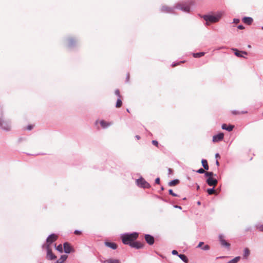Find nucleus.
<instances>
[{"label":"nucleus","instance_id":"nucleus-1","mask_svg":"<svg viewBox=\"0 0 263 263\" xmlns=\"http://www.w3.org/2000/svg\"><path fill=\"white\" fill-rule=\"evenodd\" d=\"M138 237V234L136 232L130 234H125L122 236V240L123 243L130 246V244L132 243Z\"/></svg>","mask_w":263,"mask_h":263},{"label":"nucleus","instance_id":"nucleus-2","mask_svg":"<svg viewBox=\"0 0 263 263\" xmlns=\"http://www.w3.org/2000/svg\"><path fill=\"white\" fill-rule=\"evenodd\" d=\"M220 15H217L216 16L214 15H204L203 16V18L206 22V24H208V22H210L211 23H216L218 22L220 18Z\"/></svg>","mask_w":263,"mask_h":263},{"label":"nucleus","instance_id":"nucleus-3","mask_svg":"<svg viewBox=\"0 0 263 263\" xmlns=\"http://www.w3.org/2000/svg\"><path fill=\"white\" fill-rule=\"evenodd\" d=\"M0 126L6 130H9L11 128L9 122L3 118H0Z\"/></svg>","mask_w":263,"mask_h":263},{"label":"nucleus","instance_id":"nucleus-4","mask_svg":"<svg viewBox=\"0 0 263 263\" xmlns=\"http://www.w3.org/2000/svg\"><path fill=\"white\" fill-rule=\"evenodd\" d=\"M46 248L47 251V258L49 260H53L57 258V256L52 253L49 245H47Z\"/></svg>","mask_w":263,"mask_h":263},{"label":"nucleus","instance_id":"nucleus-5","mask_svg":"<svg viewBox=\"0 0 263 263\" xmlns=\"http://www.w3.org/2000/svg\"><path fill=\"white\" fill-rule=\"evenodd\" d=\"M137 183L139 186L143 188L150 187L149 184L143 178H140L137 180Z\"/></svg>","mask_w":263,"mask_h":263},{"label":"nucleus","instance_id":"nucleus-6","mask_svg":"<svg viewBox=\"0 0 263 263\" xmlns=\"http://www.w3.org/2000/svg\"><path fill=\"white\" fill-rule=\"evenodd\" d=\"M64 251L66 253H70V252H74V249L70 245V244L67 242H65L63 244Z\"/></svg>","mask_w":263,"mask_h":263},{"label":"nucleus","instance_id":"nucleus-7","mask_svg":"<svg viewBox=\"0 0 263 263\" xmlns=\"http://www.w3.org/2000/svg\"><path fill=\"white\" fill-rule=\"evenodd\" d=\"M206 182L209 185L212 186L213 187L216 186L218 183V181L217 179L214 178L213 177L208 178Z\"/></svg>","mask_w":263,"mask_h":263},{"label":"nucleus","instance_id":"nucleus-8","mask_svg":"<svg viewBox=\"0 0 263 263\" xmlns=\"http://www.w3.org/2000/svg\"><path fill=\"white\" fill-rule=\"evenodd\" d=\"M224 137V135L223 133H219L216 135H214L213 137V142H218L223 140Z\"/></svg>","mask_w":263,"mask_h":263},{"label":"nucleus","instance_id":"nucleus-9","mask_svg":"<svg viewBox=\"0 0 263 263\" xmlns=\"http://www.w3.org/2000/svg\"><path fill=\"white\" fill-rule=\"evenodd\" d=\"M58 238V236L57 235L55 234H52L50 235L47 239V242L49 243L48 245H50L51 243L53 242L56 241Z\"/></svg>","mask_w":263,"mask_h":263},{"label":"nucleus","instance_id":"nucleus-10","mask_svg":"<svg viewBox=\"0 0 263 263\" xmlns=\"http://www.w3.org/2000/svg\"><path fill=\"white\" fill-rule=\"evenodd\" d=\"M232 50L234 52V54L237 57H243V54L247 55L248 53L246 51H239L237 49L233 48Z\"/></svg>","mask_w":263,"mask_h":263},{"label":"nucleus","instance_id":"nucleus-11","mask_svg":"<svg viewBox=\"0 0 263 263\" xmlns=\"http://www.w3.org/2000/svg\"><path fill=\"white\" fill-rule=\"evenodd\" d=\"M145 239L146 241V242L149 244V245H152L154 243V238L153 236L148 235L146 234L144 236Z\"/></svg>","mask_w":263,"mask_h":263},{"label":"nucleus","instance_id":"nucleus-12","mask_svg":"<svg viewBox=\"0 0 263 263\" xmlns=\"http://www.w3.org/2000/svg\"><path fill=\"white\" fill-rule=\"evenodd\" d=\"M219 240L220 241V243L222 246H224L227 248H229L230 247V243L227 242V241L224 239V237L222 235L219 236Z\"/></svg>","mask_w":263,"mask_h":263},{"label":"nucleus","instance_id":"nucleus-13","mask_svg":"<svg viewBox=\"0 0 263 263\" xmlns=\"http://www.w3.org/2000/svg\"><path fill=\"white\" fill-rule=\"evenodd\" d=\"M143 246H144L143 244H142V243H141L140 242H138V241H136V242L133 241V243L130 244V246L132 247L135 248L137 249L142 248H143Z\"/></svg>","mask_w":263,"mask_h":263},{"label":"nucleus","instance_id":"nucleus-14","mask_svg":"<svg viewBox=\"0 0 263 263\" xmlns=\"http://www.w3.org/2000/svg\"><path fill=\"white\" fill-rule=\"evenodd\" d=\"M105 245L106 247L111 248L112 249H116L117 248V245L114 242L106 241Z\"/></svg>","mask_w":263,"mask_h":263},{"label":"nucleus","instance_id":"nucleus-15","mask_svg":"<svg viewBox=\"0 0 263 263\" xmlns=\"http://www.w3.org/2000/svg\"><path fill=\"white\" fill-rule=\"evenodd\" d=\"M223 129H226L229 132L232 131L234 127V125H230L228 126L226 124H223L221 126Z\"/></svg>","mask_w":263,"mask_h":263},{"label":"nucleus","instance_id":"nucleus-16","mask_svg":"<svg viewBox=\"0 0 263 263\" xmlns=\"http://www.w3.org/2000/svg\"><path fill=\"white\" fill-rule=\"evenodd\" d=\"M242 21L244 23L247 25H250L253 22V19L250 17H245Z\"/></svg>","mask_w":263,"mask_h":263},{"label":"nucleus","instance_id":"nucleus-17","mask_svg":"<svg viewBox=\"0 0 263 263\" xmlns=\"http://www.w3.org/2000/svg\"><path fill=\"white\" fill-rule=\"evenodd\" d=\"M68 257L67 255H62L55 263H64Z\"/></svg>","mask_w":263,"mask_h":263},{"label":"nucleus","instance_id":"nucleus-18","mask_svg":"<svg viewBox=\"0 0 263 263\" xmlns=\"http://www.w3.org/2000/svg\"><path fill=\"white\" fill-rule=\"evenodd\" d=\"M76 40L73 38H69L67 41V46L69 47L72 46L76 43Z\"/></svg>","mask_w":263,"mask_h":263},{"label":"nucleus","instance_id":"nucleus-19","mask_svg":"<svg viewBox=\"0 0 263 263\" xmlns=\"http://www.w3.org/2000/svg\"><path fill=\"white\" fill-rule=\"evenodd\" d=\"M100 124L102 128H106L108 126H110L111 124V122H107L104 120H102L100 121Z\"/></svg>","mask_w":263,"mask_h":263},{"label":"nucleus","instance_id":"nucleus-20","mask_svg":"<svg viewBox=\"0 0 263 263\" xmlns=\"http://www.w3.org/2000/svg\"><path fill=\"white\" fill-rule=\"evenodd\" d=\"M104 263H120V261L119 259L110 258L105 260Z\"/></svg>","mask_w":263,"mask_h":263},{"label":"nucleus","instance_id":"nucleus-21","mask_svg":"<svg viewBox=\"0 0 263 263\" xmlns=\"http://www.w3.org/2000/svg\"><path fill=\"white\" fill-rule=\"evenodd\" d=\"M201 163H202V165L204 169L205 170H209V165H208L207 160L205 159H202L201 161Z\"/></svg>","mask_w":263,"mask_h":263},{"label":"nucleus","instance_id":"nucleus-22","mask_svg":"<svg viewBox=\"0 0 263 263\" xmlns=\"http://www.w3.org/2000/svg\"><path fill=\"white\" fill-rule=\"evenodd\" d=\"M178 256L184 262H185V263H187L188 262V259H187V257L185 255H184V254H179V255H178Z\"/></svg>","mask_w":263,"mask_h":263},{"label":"nucleus","instance_id":"nucleus-23","mask_svg":"<svg viewBox=\"0 0 263 263\" xmlns=\"http://www.w3.org/2000/svg\"><path fill=\"white\" fill-rule=\"evenodd\" d=\"M250 253V250L248 248H245L244 250V253H243V257L245 258H247L249 256Z\"/></svg>","mask_w":263,"mask_h":263},{"label":"nucleus","instance_id":"nucleus-24","mask_svg":"<svg viewBox=\"0 0 263 263\" xmlns=\"http://www.w3.org/2000/svg\"><path fill=\"white\" fill-rule=\"evenodd\" d=\"M179 183V180L178 179H175L169 182L168 185L171 186H175L177 184H178Z\"/></svg>","mask_w":263,"mask_h":263},{"label":"nucleus","instance_id":"nucleus-25","mask_svg":"<svg viewBox=\"0 0 263 263\" xmlns=\"http://www.w3.org/2000/svg\"><path fill=\"white\" fill-rule=\"evenodd\" d=\"M247 111H237V110H233L232 111V114L234 115H240V114H247Z\"/></svg>","mask_w":263,"mask_h":263},{"label":"nucleus","instance_id":"nucleus-26","mask_svg":"<svg viewBox=\"0 0 263 263\" xmlns=\"http://www.w3.org/2000/svg\"><path fill=\"white\" fill-rule=\"evenodd\" d=\"M122 105V101L121 100V98H118L116 104V107L117 108H120Z\"/></svg>","mask_w":263,"mask_h":263},{"label":"nucleus","instance_id":"nucleus-27","mask_svg":"<svg viewBox=\"0 0 263 263\" xmlns=\"http://www.w3.org/2000/svg\"><path fill=\"white\" fill-rule=\"evenodd\" d=\"M204 54L205 53L203 52L196 53L193 54V57L196 58H200L201 57L203 56Z\"/></svg>","mask_w":263,"mask_h":263},{"label":"nucleus","instance_id":"nucleus-28","mask_svg":"<svg viewBox=\"0 0 263 263\" xmlns=\"http://www.w3.org/2000/svg\"><path fill=\"white\" fill-rule=\"evenodd\" d=\"M240 257L239 256L236 257L234 259L230 260L228 263H237L239 261Z\"/></svg>","mask_w":263,"mask_h":263},{"label":"nucleus","instance_id":"nucleus-29","mask_svg":"<svg viewBox=\"0 0 263 263\" xmlns=\"http://www.w3.org/2000/svg\"><path fill=\"white\" fill-rule=\"evenodd\" d=\"M205 176L208 178L213 177L214 173L212 172H205Z\"/></svg>","mask_w":263,"mask_h":263},{"label":"nucleus","instance_id":"nucleus-30","mask_svg":"<svg viewBox=\"0 0 263 263\" xmlns=\"http://www.w3.org/2000/svg\"><path fill=\"white\" fill-rule=\"evenodd\" d=\"M207 192L209 195H212L215 194L216 191L214 189H209L207 190Z\"/></svg>","mask_w":263,"mask_h":263},{"label":"nucleus","instance_id":"nucleus-31","mask_svg":"<svg viewBox=\"0 0 263 263\" xmlns=\"http://www.w3.org/2000/svg\"><path fill=\"white\" fill-rule=\"evenodd\" d=\"M56 249L61 253L63 252V247L61 244L56 247Z\"/></svg>","mask_w":263,"mask_h":263},{"label":"nucleus","instance_id":"nucleus-32","mask_svg":"<svg viewBox=\"0 0 263 263\" xmlns=\"http://www.w3.org/2000/svg\"><path fill=\"white\" fill-rule=\"evenodd\" d=\"M116 95H117L119 98H121L122 96L120 94V90L119 89H116L115 92Z\"/></svg>","mask_w":263,"mask_h":263},{"label":"nucleus","instance_id":"nucleus-33","mask_svg":"<svg viewBox=\"0 0 263 263\" xmlns=\"http://www.w3.org/2000/svg\"><path fill=\"white\" fill-rule=\"evenodd\" d=\"M205 171L204 169L202 168H201L199 169L198 171H197V172L199 174L205 173Z\"/></svg>","mask_w":263,"mask_h":263},{"label":"nucleus","instance_id":"nucleus-34","mask_svg":"<svg viewBox=\"0 0 263 263\" xmlns=\"http://www.w3.org/2000/svg\"><path fill=\"white\" fill-rule=\"evenodd\" d=\"M257 229L260 232H263V224L258 226Z\"/></svg>","mask_w":263,"mask_h":263},{"label":"nucleus","instance_id":"nucleus-35","mask_svg":"<svg viewBox=\"0 0 263 263\" xmlns=\"http://www.w3.org/2000/svg\"><path fill=\"white\" fill-rule=\"evenodd\" d=\"M181 9L183 10L184 11L189 12L190 10V8L189 6H186L184 8H180Z\"/></svg>","mask_w":263,"mask_h":263},{"label":"nucleus","instance_id":"nucleus-36","mask_svg":"<svg viewBox=\"0 0 263 263\" xmlns=\"http://www.w3.org/2000/svg\"><path fill=\"white\" fill-rule=\"evenodd\" d=\"M169 193H170V194H171V195H172L173 196H174V197H176L177 196L176 194H175L173 192V190L171 189L169 190Z\"/></svg>","mask_w":263,"mask_h":263},{"label":"nucleus","instance_id":"nucleus-37","mask_svg":"<svg viewBox=\"0 0 263 263\" xmlns=\"http://www.w3.org/2000/svg\"><path fill=\"white\" fill-rule=\"evenodd\" d=\"M152 143H153L154 145L156 146L157 147H158V146L159 144H158V141H156V140H153V141H152Z\"/></svg>","mask_w":263,"mask_h":263},{"label":"nucleus","instance_id":"nucleus-38","mask_svg":"<svg viewBox=\"0 0 263 263\" xmlns=\"http://www.w3.org/2000/svg\"><path fill=\"white\" fill-rule=\"evenodd\" d=\"M203 250H208L210 249V247L208 245H205L203 248H202Z\"/></svg>","mask_w":263,"mask_h":263},{"label":"nucleus","instance_id":"nucleus-39","mask_svg":"<svg viewBox=\"0 0 263 263\" xmlns=\"http://www.w3.org/2000/svg\"><path fill=\"white\" fill-rule=\"evenodd\" d=\"M33 126H33V125H28V126L27 127L26 129H27V130H31V129L33 128Z\"/></svg>","mask_w":263,"mask_h":263},{"label":"nucleus","instance_id":"nucleus-40","mask_svg":"<svg viewBox=\"0 0 263 263\" xmlns=\"http://www.w3.org/2000/svg\"><path fill=\"white\" fill-rule=\"evenodd\" d=\"M76 235H80L81 234V232L78 230H76L74 232Z\"/></svg>","mask_w":263,"mask_h":263},{"label":"nucleus","instance_id":"nucleus-41","mask_svg":"<svg viewBox=\"0 0 263 263\" xmlns=\"http://www.w3.org/2000/svg\"><path fill=\"white\" fill-rule=\"evenodd\" d=\"M160 182V180L159 178H157L156 179V180H155L156 183L159 184Z\"/></svg>","mask_w":263,"mask_h":263},{"label":"nucleus","instance_id":"nucleus-42","mask_svg":"<svg viewBox=\"0 0 263 263\" xmlns=\"http://www.w3.org/2000/svg\"><path fill=\"white\" fill-rule=\"evenodd\" d=\"M234 23L237 24L239 22V20L237 18H234L233 20Z\"/></svg>","mask_w":263,"mask_h":263},{"label":"nucleus","instance_id":"nucleus-43","mask_svg":"<svg viewBox=\"0 0 263 263\" xmlns=\"http://www.w3.org/2000/svg\"><path fill=\"white\" fill-rule=\"evenodd\" d=\"M172 254L174 255H178V252L176 250H173Z\"/></svg>","mask_w":263,"mask_h":263},{"label":"nucleus","instance_id":"nucleus-44","mask_svg":"<svg viewBox=\"0 0 263 263\" xmlns=\"http://www.w3.org/2000/svg\"><path fill=\"white\" fill-rule=\"evenodd\" d=\"M238 28L239 29H243L245 27L242 25H239Z\"/></svg>","mask_w":263,"mask_h":263},{"label":"nucleus","instance_id":"nucleus-45","mask_svg":"<svg viewBox=\"0 0 263 263\" xmlns=\"http://www.w3.org/2000/svg\"><path fill=\"white\" fill-rule=\"evenodd\" d=\"M203 245V242H200L198 245V247H201V246Z\"/></svg>","mask_w":263,"mask_h":263},{"label":"nucleus","instance_id":"nucleus-46","mask_svg":"<svg viewBox=\"0 0 263 263\" xmlns=\"http://www.w3.org/2000/svg\"><path fill=\"white\" fill-rule=\"evenodd\" d=\"M215 157H216V158H220V155H219V154H216L215 155Z\"/></svg>","mask_w":263,"mask_h":263},{"label":"nucleus","instance_id":"nucleus-47","mask_svg":"<svg viewBox=\"0 0 263 263\" xmlns=\"http://www.w3.org/2000/svg\"><path fill=\"white\" fill-rule=\"evenodd\" d=\"M216 165H217V166H219V162H218V160H217V161H216Z\"/></svg>","mask_w":263,"mask_h":263},{"label":"nucleus","instance_id":"nucleus-48","mask_svg":"<svg viewBox=\"0 0 263 263\" xmlns=\"http://www.w3.org/2000/svg\"><path fill=\"white\" fill-rule=\"evenodd\" d=\"M136 138H137V140H139L140 139V137L138 135H136Z\"/></svg>","mask_w":263,"mask_h":263},{"label":"nucleus","instance_id":"nucleus-49","mask_svg":"<svg viewBox=\"0 0 263 263\" xmlns=\"http://www.w3.org/2000/svg\"><path fill=\"white\" fill-rule=\"evenodd\" d=\"M168 172L170 174H171L173 172V170L171 168L168 169Z\"/></svg>","mask_w":263,"mask_h":263},{"label":"nucleus","instance_id":"nucleus-50","mask_svg":"<svg viewBox=\"0 0 263 263\" xmlns=\"http://www.w3.org/2000/svg\"><path fill=\"white\" fill-rule=\"evenodd\" d=\"M198 204H200V202H198Z\"/></svg>","mask_w":263,"mask_h":263},{"label":"nucleus","instance_id":"nucleus-51","mask_svg":"<svg viewBox=\"0 0 263 263\" xmlns=\"http://www.w3.org/2000/svg\"><path fill=\"white\" fill-rule=\"evenodd\" d=\"M262 115H263V112H262Z\"/></svg>","mask_w":263,"mask_h":263}]
</instances>
